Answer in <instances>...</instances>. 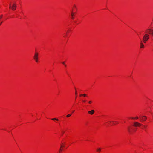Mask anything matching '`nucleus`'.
I'll list each match as a JSON object with an SVG mask.
<instances>
[{
  "instance_id": "26",
  "label": "nucleus",
  "mask_w": 153,
  "mask_h": 153,
  "mask_svg": "<svg viewBox=\"0 0 153 153\" xmlns=\"http://www.w3.org/2000/svg\"><path fill=\"white\" fill-rule=\"evenodd\" d=\"M2 22H1V23H0V25H1V23H2Z\"/></svg>"
},
{
  "instance_id": "14",
  "label": "nucleus",
  "mask_w": 153,
  "mask_h": 153,
  "mask_svg": "<svg viewBox=\"0 0 153 153\" xmlns=\"http://www.w3.org/2000/svg\"><path fill=\"white\" fill-rule=\"evenodd\" d=\"M81 95H83V96L84 97H85L86 96V95L85 94H81Z\"/></svg>"
},
{
  "instance_id": "15",
  "label": "nucleus",
  "mask_w": 153,
  "mask_h": 153,
  "mask_svg": "<svg viewBox=\"0 0 153 153\" xmlns=\"http://www.w3.org/2000/svg\"><path fill=\"white\" fill-rule=\"evenodd\" d=\"M75 95H76H76H77V92L76 91H75Z\"/></svg>"
},
{
  "instance_id": "10",
  "label": "nucleus",
  "mask_w": 153,
  "mask_h": 153,
  "mask_svg": "<svg viewBox=\"0 0 153 153\" xmlns=\"http://www.w3.org/2000/svg\"><path fill=\"white\" fill-rule=\"evenodd\" d=\"M131 118L132 119H138V117L137 116H136L135 118H134V117H131Z\"/></svg>"
},
{
  "instance_id": "19",
  "label": "nucleus",
  "mask_w": 153,
  "mask_h": 153,
  "mask_svg": "<svg viewBox=\"0 0 153 153\" xmlns=\"http://www.w3.org/2000/svg\"><path fill=\"white\" fill-rule=\"evenodd\" d=\"M62 149H61V148H60V151H62Z\"/></svg>"
},
{
  "instance_id": "11",
  "label": "nucleus",
  "mask_w": 153,
  "mask_h": 153,
  "mask_svg": "<svg viewBox=\"0 0 153 153\" xmlns=\"http://www.w3.org/2000/svg\"><path fill=\"white\" fill-rule=\"evenodd\" d=\"M51 120H56V121H58V119H57V118H52L51 119Z\"/></svg>"
},
{
  "instance_id": "5",
  "label": "nucleus",
  "mask_w": 153,
  "mask_h": 153,
  "mask_svg": "<svg viewBox=\"0 0 153 153\" xmlns=\"http://www.w3.org/2000/svg\"><path fill=\"white\" fill-rule=\"evenodd\" d=\"M141 121L143 122L145 121L147 119V117L146 116H144L141 117Z\"/></svg>"
},
{
  "instance_id": "24",
  "label": "nucleus",
  "mask_w": 153,
  "mask_h": 153,
  "mask_svg": "<svg viewBox=\"0 0 153 153\" xmlns=\"http://www.w3.org/2000/svg\"><path fill=\"white\" fill-rule=\"evenodd\" d=\"M80 96H83V95H81V94L80 95Z\"/></svg>"
},
{
  "instance_id": "7",
  "label": "nucleus",
  "mask_w": 153,
  "mask_h": 153,
  "mask_svg": "<svg viewBox=\"0 0 153 153\" xmlns=\"http://www.w3.org/2000/svg\"><path fill=\"white\" fill-rule=\"evenodd\" d=\"M74 13L72 11L71 12V19H73L74 18Z\"/></svg>"
},
{
  "instance_id": "13",
  "label": "nucleus",
  "mask_w": 153,
  "mask_h": 153,
  "mask_svg": "<svg viewBox=\"0 0 153 153\" xmlns=\"http://www.w3.org/2000/svg\"><path fill=\"white\" fill-rule=\"evenodd\" d=\"M71 115V114H68L67 115V117H69Z\"/></svg>"
},
{
  "instance_id": "1",
  "label": "nucleus",
  "mask_w": 153,
  "mask_h": 153,
  "mask_svg": "<svg viewBox=\"0 0 153 153\" xmlns=\"http://www.w3.org/2000/svg\"><path fill=\"white\" fill-rule=\"evenodd\" d=\"M145 34H144L143 39V41L144 43H146L149 38V34L153 36V29H147L145 31Z\"/></svg>"
},
{
  "instance_id": "22",
  "label": "nucleus",
  "mask_w": 153,
  "mask_h": 153,
  "mask_svg": "<svg viewBox=\"0 0 153 153\" xmlns=\"http://www.w3.org/2000/svg\"><path fill=\"white\" fill-rule=\"evenodd\" d=\"M143 125L145 127H146V126L145 125Z\"/></svg>"
},
{
  "instance_id": "20",
  "label": "nucleus",
  "mask_w": 153,
  "mask_h": 153,
  "mask_svg": "<svg viewBox=\"0 0 153 153\" xmlns=\"http://www.w3.org/2000/svg\"><path fill=\"white\" fill-rule=\"evenodd\" d=\"M83 101L84 102H85V100H83Z\"/></svg>"
},
{
  "instance_id": "25",
  "label": "nucleus",
  "mask_w": 153,
  "mask_h": 153,
  "mask_svg": "<svg viewBox=\"0 0 153 153\" xmlns=\"http://www.w3.org/2000/svg\"><path fill=\"white\" fill-rule=\"evenodd\" d=\"M74 111H73L72 112H73H73H74Z\"/></svg>"
},
{
  "instance_id": "6",
  "label": "nucleus",
  "mask_w": 153,
  "mask_h": 153,
  "mask_svg": "<svg viewBox=\"0 0 153 153\" xmlns=\"http://www.w3.org/2000/svg\"><path fill=\"white\" fill-rule=\"evenodd\" d=\"M94 110H92L91 111H88V113L91 115L93 114L94 113Z\"/></svg>"
},
{
  "instance_id": "3",
  "label": "nucleus",
  "mask_w": 153,
  "mask_h": 153,
  "mask_svg": "<svg viewBox=\"0 0 153 153\" xmlns=\"http://www.w3.org/2000/svg\"><path fill=\"white\" fill-rule=\"evenodd\" d=\"M38 53L37 52H35L34 56V59L36 62H38Z\"/></svg>"
},
{
  "instance_id": "18",
  "label": "nucleus",
  "mask_w": 153,
  "mask_h": 153,
  "mask_svg": "<svg viewBox=\"0 0 153 153\" xmlns=\"http://www.w3.org/2000/svg\"><path fill=\"white\" fill-rule=\"evenodd\" d=\"M64 146H63V145H62H62H61V147H64Z\"/></svg>"
},
{
  "instance_id": "23",
  "label": "nucleus",
  "mask_w": 153,
  "mask_h": 153,
  "mask_svg": "<svg viewBox=\"0 0 153 153\" xmlns=\"http://www.w3.org/2000/svg\"><path fill=\"white\" fill-rule=\"evenodd\" d=\"M74 7L75 8H76V6L75 5H74Z\"/></svg>"
},
{
  "instance_id": "21",
  "label": "nucleus",
  "mask_w": 153,
  "mask_h": 153,
  "mask_svg": "<svg viewBox=\"0 0 153 153\" xmlns=\"http://www.w3.org/2000/svg\"><path fill=\"white\" fill-rule=\"evenodd\" d=\"M62 63L63 64H64V65L65 64V63H64V62H62Z\"/></svg>"
},
{
  "instance_id": "2",
  "label": "nucleus",
  "mask_w": 153,
  "mask_h": 153,
  "mask_svg": "<svg viewBox=\"0 0 153 153\" xmlns=\"http://www.w3.org/2000/svg\"><path fill=\"white\" fill-rule=\"evenodd\" d=\"M16 5L15 3L11 5L10 3L9 4V8L13 10H16Z\"/></svg>"
},
{
  "instance_id": "27",
  "label": "nucleus",
  "mask_w": 153,
  "mask_h": 153,
  "mask_svg": "<svg viewBox=\"0 0 153 153\" xmlns=\"http://www.w3.org/2000/svg\"><path fill=\"white\" fill-rule=\"evenodd\" d=\"M75 90H76V88H75Z\"/></svg>"
},
{
  "instance_id": "16",
  "label": "nucleus",
  "mask_w": 153,
  "mask_h": 153,
  "mask_svg": "<svg viewBox=\"0 0 153 153\" xmlns=\"http://www.w3.org/2000/svg\"><path fill=\"white\" fill-rule=\"evenodd\" d=\"M2 16H3L2 15H1V16H0V18H2Z\"/></svg>"
},
{
  "instance_id": "8",
  "label": "nucleus",
  "mask_w": 153,
  "mask_h": 153,
  "mask_svg": "<svg viewBox=\"0 0 153 153\" xmlns=\"http://www.w3.org/2000/svg\"><path fill=\"white\" fill-rule=\"evenodd\" d=\"M140 45L141 48H142L144 47V45L142 42H141V43H140Z\"/></svg>"
},
{
  "instance_id": "17",
  "label": "nucleus",
  "mask_w": 153,
  "mask_h": 153,
  "mask_svg": "<svg viewBox=\"0 0 153 153\" xmlns=\"http://www.w3.org/2000/svg\"><path fill=\"white\" fill-rule=\"evenodd\" d=\"M91 102H91V101H89V104H91Z\"/></svg>"
},
{
  "instance_id": "4",
  "label": "nucleus",
  "mask_w": 153,
  "mask_h": 153,
  "mask_svg": "<svg viewBox=\"0 0 153 153\" xmlns=\"http://www.w3.org/2000/svg\"><path fill=\"white\" fill-rule=\"evenodd\" d=\"M134 125L135 127H140L143 125L142 124L138 122H135L134 123Z\"/></svg>"
},
{
  "instance_id": "9",
  "label": "nucleus",
  "mask_w": 153,
  "mask_h": 153,
  "mask_svg": "<svg viewBox=\"0 0 153 153\" xmlns=\"http://www.w3.org/2000/svg\"><path fill=\"white\" fill-rule=\"evenodd\" d=\"M128 131L130 133V134L132 133V131L131 130L130 127H129L128 128Z\"/></svg>"
},
{
  "instance_id": "12",
  "label": "nucleus",
  "mask_w": 153,
  "mask_h": 153,
  "mask_svg": "<svg viewBox=\"0 0 153 153\" xmlns=\"http://www.w3.org/2000/svg\"><path fill=\"white\" fill-rule=\"evenodd\" d=\"M100 151H101V149H100V148H99L97 150V152H100Z\"/></svg>"
}]
</instances>
